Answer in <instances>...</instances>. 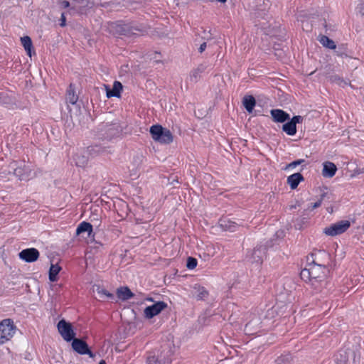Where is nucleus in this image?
<instances>
[{
	"instance_id": "1",
	"label": "nucleus",
	"mask_w": 364,
	"mask_h": 364,
	"mask_svg": "<svg viewBox=\"0 0 364 364\" xmlns=\"http://www.w3.org/2000/svg\"><path fill=\"white\" fill-rule=\"evenodd\" d=\"M9 172L21 181H28L36 176L34 166L25 161H13L9 165Z\"/></svg>"
},
{
	"instance_id": "2",
	"label": "nucleus",
	"mask_w": 364,
	"mask_h": 364,
	"mask_svg": "<svg viewBox=\"0 0 364 364\" xmlns=\"http://www.w3.org/2000/svg\"><path fill=\"white\" fill-rule=\"evenodd\" d=\"M149 132L155 141L164 144H168L173 141V137L171 131L160 124L152 125Z\"/></svg>"
},
{
	"instance_id": "3",
	"label": "nucleus",
	"mask_w": 364,
	"mask_h": 364,
	"mask_svg": "<svg viewBox=\"0 0 364 364\" xmlns=\"http://www.w3.org/2000/svg\"><path fill=\"white\" fill-rule=\"evenodd\" d=\"M17 328L11 318L3 319L0 322V345L11 341L16 333Z\"/></svg>"
},
{
	"instance_id": "4",
	"label": "nucleus",
	"mask_w": 364,
	"mask_h": 364,
	"mask_svg": "<svg viewBox=\"0 0 364 364\" xmlns=\"http://www.w3.org/2000/svg\"><path fill=\"white\" fill-rule=\"evenodd\" d=\"M109 28L114 35L131 36L136 34L139 28L134 26L131 23L122 21L113 22L109 24Z\"/></svg>"
},
{
	"instance_id": "5",
	"label": "nucleus",
	"mask_w": 364,
	"mask_h": 364,
	"mask_svg": "<svg viewBox=\"0 0 364 364\" xmlns=\"http://www.w3.org/2000/svg\"><path fill=\"white\" fill-rule=\"evenodd\" d=\"M350 227V222L347 220L338 221L323 229V233L334 237L344 233Z\"/></svg>"
},
{
	"instance_id": "6",
	"label": "nucleus",
	"mask_w": 364,
	"mask_h": 364,
	"mask_svg": "<svg viewBox=\"0 0 364 364\" xmlns=\"http://www.w3.org/2000/svg\"><path fill=\"white\" fill-rule=\"evenodd\" d=\"M58 331L62 338L67 342H70L75 338V333L70 323L65 319L59 321L57 325Z\"/></svg>"
},
{
	"instance_id": "7",
	"label": "nucleus",
	"mask_w": 364,
	"mask_h": 364,
	"mask_svg": "<svg viewBox=\"0 0 364 364\" xmlns=\"http://www.w3.org/2000/svg\"><path fill=\"white\" fill-rule=\"evenodd\" d=\"M72 341V348L73 350L80 355H87L90 358H94L95 354L93 353L89 348L87 343L80 338H74Z\"/></svg>"
},
{
	"instance_id": "8",
	"label": "nucleus",
	"mask_w": 364,
	"mask_h": 364,
	"mask_svg": "<svg viewBox=\"0 0 364 364\" xmlns=\"http://www.w3.org/2000/svg\"><path fill=\"white\" fill-rule=\"evenodd\" d=\"M167 307V304L160 301L154 303L151 306H148L144 310V317L146 318H152L154 316L159 314L163 310Z\"/></svg>"
},
{
	"instance_id": "9",
	"label": "nucleus",
	"mask_w": 364,
	"mask_h": 364,
	"mask_svg": "<svg viewBox=\"0 0 364 364\" xmlns=\"http://www.w3.org/2000/svg\"><path fill=\"white\" fill-rule=\"evenodd\" d=\"M303 117L300 115L294 116L289 121L282 126V130L289 136H294L296 133V124L301 123Z\"/></svg>"
},
{
	"instance_id": "10",
	"label": "nucleus",
	"mask_w": 364,
	"mask_h": 364,
	"mask_svg": "<svg viewBox=\"0 0 364 364\" xmlns=\"http://www.w3.org/2000/svg\"><path fill=\"white\" fill-rule=\"evenodd\" d=\"M19 258L26 262H33L39 257V252L36 248H27L21 251Z\"/></svg>"
},
{
	"instance_id": "11",
	"label": "nucleus",
	"mask_w": 364,
	"mask_h": 364,
	"mask_svg": "<svg viewBox=\"0 0 364 364\" xmlns=\"http://www.w3.org/2000/svg\"><path fill=\"white\" fill-rule=\"evenodd\" d=\"M73 161L77 166L85 167L88 162L87 151L84 149H77L73 154Z\"/></svg>"
},
{
	"instance_id": "12",
	"label": "nucleus",
	"mask_w": 364,
	"mask_h": 364,
	"mask_svg": "<svg viewBox=\"0 0 364 364\" xmlns=\"http://www.w3.org/2000/svg\"><path fill=\"white\" fill-rule=\"evenodd\" d=\"M266 255V248L263 246L256 247L251 255L250 260L252 263L261 264Z\"/></svg>"
},
{
	"instance_id": "13",
	"label": "nucleus",
	"mask_w": 364,
	"mask_h": 364,
	"mask_svg": "<svg viewBox=\"0 0 364 364\" xmlns=\"http://www.w3.org/2000/svg\"><path fill=\"white\" fill-rule=\"evenodd\" d=\"M270 114L275 122L284 123L290 119L289 114L280 109H272Z\"/></svg>"
},
{
	"instance_id": "14",
	"label": "nucleus",
	"mask_w": 364,
	"mask_h": 364,
	"mask_svg": "<svg viewBox=\"0 0 364 364\" xmlns=\"http://www.w3.org/2000/svg\"><path fill=\"white\" fill-rule=\"evenodd\" d=\"M82 232H87V236L89 237H93L95 235V234L93 233L92 225L90 223L85 221H82V223H80L76 229L77 235H80Z\"/></svg>"
},
{
	"instance_id": "15",
	"label": "nucleus",
	"mask_w": 364,
	"mask_h": 364,
	"mask_svg": "<svg viewBox=\"0 0 364 364\" xmlns=\"http://www.w3.org/2000/svg\"><path fill=\"white\" fill-rule=\"evenodd\" d=\"M322 175L326 178H332L336 173V166L330 161H326L323 164Z\"/></svg>"
},
{
	"instance_id": "16",
	"label": "nucleus",
	"mask_w": 364,
	"mask_h": 364,
	"mask_svg": "<svg viewBox=\"0 0 364 364\" xmlns=\"http://www.w3.org/2000/svg\"><path fill=\"white\" fill-rule=\"evenodd\" d=\"M304 180V176L300 173H295L287 177V183L291 189L294 190L297 188L299 183Z\"/></svg>"
},
{
	"instance_id": "17",
	"label": "nucleus",
	"mask_w": 364,
	"mask_h": 364,
	"mask_svg": "<svg viewBox=\"0 0 364 364\" xmlns=\"http://www.w3.org/2000/svg\"><path fill=\"white\" fill-rule=\"evenodd\" d=\"M219 225L224 230L235 232L237 229V224L228 218H221L219 220Z\"/></svg>"
},
{
	"instance_id": "18",
	"label": "nucleus",
	"mask_w": 364,
	"mask_h": 364,
	"mask_svg": "<svg viewBox=\"0 0 364 364\" xmlns=\"http://www.w3.org/2000/svg\"><path fill=\"white\" fill-rule=\"evenodd\" d=\"M321 268L320 266L316 267L314 266L311 267V270L312 272L311 274V285L314 287V289H319L318 283H321L323 282L322 278L323 276H320L317 274L318 270Z\"/></svg>"
},
{
	"instance_id": "19",
	"label": "nucleus",
	"mask_w": 364,
	"mask_h": 364,
	"mask_svg": "<svg viewBox=\"0 0 364 364\" xmlns=\"http://www.w3.org/2000/svg\"><path fill=\"white\" fill-rule=\"evenodd\" d=\"M122 85L119 81H114L112 90L107 89V97L108 98L115 97H119L121 91L122 90Z\"/></svg>"
},
{
	"instance_id": "20",
	"label": "nucleus",
	"mask_w": 364,
	"mask_h": 364,
	"mask_svg": "<svg viewBox=\"0 0 364 364\" xmlns=\"http://www.w3.org/2000/svg\"><path fill=\"white\" fill-rule=\"evenodd\" d=\"M242 104L248 113H252L256 105V100L252 95H245Z\"/></svg>"
},
{
	"instance_id": "21",
	"label": "nucleus",
	"mask_w": 364,
	"mask_h": 364,
	"mask_svg": "<svg viewBox=\"0 0 364 364\" xmlns=\"http://www.w3.org/2000/svg\"><path fill=\"white\" fill-rule=\"evenodd\" d=\"M117 294L118 298L122 301H127L134 296V294L127 287H122L117 289Z\"/></svg>"
},
{
	"instance_id": "22",
	"label": "nucleus",
	"mask_w": 364,
	"mask_h": 364,
	"mask_svg": "<svg viewBox=\"0 0 364 364\" xmlns=\"http://www.w3.org/2000/svg\"><path fill=\"white\" fill-rule=\"evenodd\" d=\"M193 290H194V292H193L194 296L198 300H204L208 296V292L206 290V289L200 285H195Z\"/></svg>"
},
{
	"instance_id": "23",
	"label": "nucleus",
	"mask_w": 364,
	"mask_h": 364,
	"mask_svg": "<svg viewBox=\"0 0 364 364\" xmlns=\"http://www.w3.org/2000/svg\"><path fill=\"white\" fill-rule=\"evenodd\" d=\"M122 132V128L117 124H112L107 129V136L109 138L118 136L121 134Z\"/></svg>"
},
{
	"instance_id": "24",
	"label": "nucleus",
	"mask_w": 364,
	"mask_h": 364,
	"mask_svg": "<svg viewBox=\"0 0 364 364\" xmlns=\"http://www.w3.org/2000/svg\"><path fill=\"white\" fill-rule=\"evenodd\" d=\"M21 41L23 47L24 48L25 50L27 52V54L29 56H31V49L33 47V43L31 38L29 36H23L21 38Z\"/></svg>"
},
{
	"instance_id": "25",
	"label": "nucleus",
	"mask_w": 364,
	"mask_h": 364,
	"mask_svg": "<svg viewBox=\"0 0 364 364\" xmlns=\"http://www.w3.org/2000/svg\"><path fill=\"white\" fill-rule=\"evenodd\" d=\"M78 100V97L75 94L74 89L73 87V85H70L68 91H67V96H66V100L67 102L75 105Z\"/></svg>"
},
{
	"instance_id": "26",
	"label": "nucleus",
	"mask_w": 364,
	"mask_h": 364,
	"mask_svg": "<svg viewBox=\"0 0 364 364\" xmlns=\"http://www.w3.org/2000/svg\"><path fill=\"white\" fill-rule=\"evenodd\" d=\"M204 68L200 65L197 68L193 70L189 75V80L192 82H196L200 76V74L203 72Z\"/></svg>"
},
{
	"instance_id": "27",
	"label": "nucleus",
	"mask_w": 364,
	"mask_h": 364,
	"mask_svg": "<svg viewBox=\"0 0 364 364\" xmlns=\"http://www.w3.org/2000/svg\"><path fill=\"white\" fill-rule=\"evenodd\" d=\"M319 42L326 48L335 49L336 48L335 42L326 36H321Z\"/></svg>"
},
{
	"instance_id": "28",
	"label": "nucleus",
	"mask_w": 364,
	"mask_h": 364,
	"mask_svg": "<svg viewBox=\"0 0 364 364\" xmlns=\"http://www.w3.org/2000/svg\"><path fill=\"white\" fill-rule=\"evenodd\" d=\"M60 269V267L58 264H51L49 270V280L50 282H53L57 280V276Z\"/></svg>"
},
{
	"instance_id": "29",
	"label": "nucleus",
	"mask_w": 364,
	"mask_h": 364,
	"mask_svg": "<svg viewBox=\"0 0 364 364\" xmlns=\"http://www.w3.org/2000/svg\"><path fill=\"white\" fill-rule=\"evenodd\" d=\"M311 274L312 272L311 270V268L309 269H304L301 271L300 277L302 280H304L306 282H311Z\"/></svg>"
},
{
	"instance_id": "30",
	"label": "nucleus",
	"mask_w": 364,
	"mask_h": 364,
	"mask_svg": "<svg viewBox=\"0 0 364 364\" xmlns=\"http://www.w3.org/2000/svg\"><path fill=\"white\" fill-rule=\"evenodd\" d=\"M277 364H290L291 355L289 354L281 355L276 360Z\"/></svg>"
},
{
	"instance_id": "31",
	"label": "nucleus",
	"mask_w": 364,
	"mask_h": 364,
	"mask_svg": "<svg viewBox=\"0 0 364 364\" xmlns=\"http://www.w3.org/2000/svg\"><path fill=\"white\" fill-rule=\"evenodd\" d=\"M304 161H305L304 159H299V160L294 161L289 163V164H287L284 169L285 170L294 169L297 166L303 164Z\"/></svg>"
},
{
	"instance_id": "32",
	"label": "nucleus",
	"mask_w": 364,
	"mask_h": 364,
	"mask_svg": "<svg viewBox=\"0 0 364 364\" xmlns=\"http://www.w3.org/2000/svg\"><path fill=\"white\" fill-rule=\"evenodd\" d=\"M197 259L194 257H190L187 259L186 267L189 269H193L197 266Z\"/></svg>"
},
{
	"instance_id": "33",
	"label": "nucleus",
	"mask_w": 364,
	"mask_h": 364,
	"mask_svg": "<svg viewBox=\"0 0 364 364\" xmlns=\"http://www.w3.org/2000/svg\"><path fill=\"white\" fill-rule=\"evenodd\" d=\"M97 292L99 294L105 296L107 298H113V294L109 293L108 291H107L105 289H98Z\"/></svg>"
},
{
	"instance_id": "34",
	"label": "nucleus",
	"mask_w": 364,
	"mask_h": 364,
	"mask_svg": "<svg viewBox=\"0 0 364 364\" xmlns=\"http://www.w3.org/2000/svg\"><path fill=\"white\" fill-rule=\"evenodd\" d=\"M341 356L342 358L340 360V362H339L338 358L337 357L336 358V364H346V362L348 360V358H347L346 355L343 356L342 355H341Z\"/></svg>"
},
{
	"instance_id": "35",
	"label": "nucleus",
	"mask_w": 364,
	"mask_h": 364,
	"mask_svg": "<svg viewBox=\"0 0 364 364\" xmlns=\"http://www.w3.org/2000/svg\"><path fill=\"white\" fill-rule=\"evenodd\" d=\"M321 203H322V198H321L318 200H317L316 202L312 203L311 205V208L312 209L317 208L321 206Z\"/></svg>"
},
{
	"instance_id": "36",
	"label": "nucleus",
	"mask_w": 364,
	"mask_h": 364,
	"mask_svg": "<svg viewBox=\"0 0 364 364\" xmlns=\"http://www.w3.org/2000/svg\"><path fill=\"white\" fill-rule=\"evenodd\" d=\"M60 21V26L61 27H64L66 24V18H65V16L64 13H63L61 14Z\"/></svg>"
},
{
	"instance_id": "37",
	"label": "nucleus",
	"mask_w": 364,
	"mask_h": 364,
	"mask_svg": "<svg viewBox=\"0 0 364 364\" xmlns=\"http://www.w3.org/2000/svg\"><path fill=\"white\" fill-rule=\"evenodd\" d=\"M358 11L362 15L364 16V3L360 4L357 7Z\"/></svg>"
},
{
	"instance_id": "38",
	"label": "nucleus",
	"mask_w": 364,
	"mask_h": 364,
	"mask_svg": "<svg viewBox=\"0 0 364 364\" xmlns=\"http://www.w3.org/2000/svg\"><path fill=\"white\" fill-rule=\"evenodd\" d=\"M207 47V44L205 42L203 43L200 46V48H199V52L200 53H203L205 48Z\"/></svg>"
},
{
	"instance_id": "39",
	"label": "nucleus",
	"mask_w": 364,
	"mask_h": 364,
	"mask_svg": "<svg viewBox=\"0 0 364 364\" xmlns=\"http://www.w3.org/2000/svg\"><path fill=\"white\" fill-rule=\"evenodd\" d=\"M61 5L63 8H68L70 6V3L68 1H63Z\"/></svg>"
},
{
	"instance_id": "40",
	"label": "nucleus",
	"mask_w": 364,
	"mask_h": 364,
	"mask_svg": "<svg viewBox=\"0 0 364 364\" xmlns=\"http://www.w3.org/2000/svg\"><path fill=\"white\" fill-rule=\"evenodd\" d=\"M98 364H106V362L104 360H101Z\"/></svg>"
},
{
	"instance_id": "41",
	"label": "nucleus",
	"mask_w": 364,
	"mask_h": 364,
	"mask_svg": "<svg viewBox=\"0 0 364 364\" xmlns=\"http://www.w3.org/2000/svg\"><path fill=\"white\" fill-rule=\"evenodd\" d=\"M217 1L219 2H221V3H225L227 1V0H217Z\"/></svg>"
},
{
	"instance_id": "42",
	"label": "nucleus",
	"mask_w": 364,
	"mask_h": 364,
	"mask_svg": "<svg viewBox=\"0 0 364 364\" xmlns=\"http://www.w3.org/2000/svg\"><path fill=\"white\" fill-rule=\"evenodd\" d=\"M146 300L149 301H153V299L152 298H147Z\"/></svg>"
}]
</instances>
